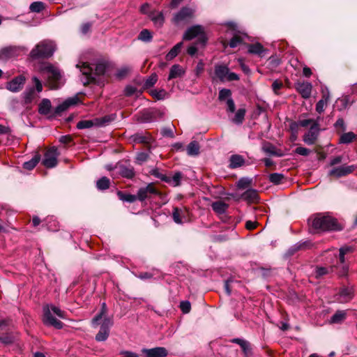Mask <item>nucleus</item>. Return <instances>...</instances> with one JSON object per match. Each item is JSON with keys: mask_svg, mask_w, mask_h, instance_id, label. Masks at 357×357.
<instances>
[{"mask_svg": "<svg viewBox=\"0 0 357 357\" xmlns=\"http://www.w3.org/2000/svg\"><path fill=\"white\" fill-rule=\"evenodd\" d=\"M107 306L102 303L100 311L92 319L93 327L96 328L100 324L98 333L96 335V340L98 342L105 341L109 335L110 328L113 325V321L107 316Z\"/></svg>", "mask_w": 357, "mask_h": 357, "instance_id": "1", "label": "nucleus"}, {"mask_svg": "<svg viewBox=\"0 0 357 357\" xmlns=\"http://www.w3.org/2000/svg\"><path fill=\"white\" fill-rule=\"evenodd\" d=\"M38 72L47 79L52 89H58L63 84L60 70L49 62L39 63L36 66Z\"/></svg>", "mask_w": 357, "mask_h": 357, "instance_id": "2", "label": "nucleus"}, {"mask_svg": "<svg viewBox=\"0 0 357 357\" xmlns=\"http://www.w3.org/2000/svg\"><path fill=\"white\" fill-rule=\"evenodd\" d=\"M76 67L79 68L82 73L81 81L84 85L98 82L96 76L104 75L107 69L106 64L102 62L96 63L95 68L86 63H82V65L78 63Z\"/></svg>", "mask_w": 357, "mask_h": 357, "instance_id": "3", "label": "nucleus"}, {"mask_svg": "<svg viewBox=\"0 0 357 357\" xmlns=\"http://www.w3.org/2000/svg\"><path fill=\"white\" fill-rule=\"evenodd\" d=\"M312 227L317 231L340 230L337 220L328 214L318 213L309 219Z\"/></svg>", "mask_w": 357, "mask_h": 357, "instance_id": "4", "label": "nucleus"}, {"mask_svg": "<svg viewBox=\"0 0 357 357\" xmlns=\"http://www.w3.org/2000/svg\"><path fill=\"white\" fill-rule=\"evenodd\" d=\"M54 314L61 319H66V312L62 311L59 307L51 305H46L43 307V322L45 325L53 326L55 328L61 329L63 326V324L56 319Z\"/></svg>", "mask_w": 357, "mask_h": 357, "instance_id": "5", "label": "nucleus"}, {"mask_svg": "<svg viewBox=\"0 0 357 357\" xmlns=\"http://www.w3.org/2000/svg\"><path fill=\"white\" fill-rule=\"evenodd\" d=\"M56 50V45L53 41L44 40L38 43L30 52L33 59H47L51 57Z\"/></svg>", "mask_w": 357, "mask_h": 357, "instance_id": "6", "label": "nucleus"}, {"mask_svg": "<svg viewBox=\"0 0 357 357\" xmlns=\"http://www.w3.org/2000/svg\"><path fill=\"white\" fill-rule=\"evenodd\" d=\"M214 73L215 77L222 82L239 79V76L235 73L230 72L229 68L225 65H215Z\"/></svg>", "mask_w": 357, "mask_h": 357, "instance_id": "7", "label": "nucleus"}, {"mask_svg": "<svg viewBox=\"0 0 357 357\" xmlns=\"http://www.w3.org/2000/svg\"><path fill=\"white\" fill-rule=\"evenodd\" d=\"M198 37V42L202 45H204L206 42V37L204 32V29L200 25H195L188 28L183 35V39L190 40L195 37Z\"/></svg>", "mask_w": 357, "mask_h": 357, "instance_id": "8", "label": "nucleus"}, {"mask_svg": "<svg viewBox=\"0 0 357 357\" xmlns=\"http://www.w3.org/2000/svg\"><path fill=\"white\" fill-rule=\"evenodd\" d=\"M321 128L319 122H314L303 136V141L307 145L314 144L319 136Z\"/></svg>", "mask_w": 357, "mask_h": 357, "instance_id": "9", "label": "nucleus"}, {"mask_svg": "<svg viewBox=\"0 0 357 357\" xmlns=\"http://www.w3.org/2000/svg\"><path fill=\"white\" fill-rule=\"evenodd\" d=\"M354 296V288L352 286L342 287L335 294V299L338 303H346L349 302Z\"/></svg>", "mask_w": 357, "mask_h": 357, "instance_id": "10", "label": "nucleus"}, {"mask_svg": "<svg viewBox=\"0 0 357 357\" xmlns=\"http://www.w3.org/2000/svg\"><path fill=\"white\" fill-rule=\"evenodd\" d=\"M114 169L123 178L132 179L135 176L134 167L127 162L117 163L114 166Z\"/></svg>", "mask_w": 357, "mask_h": 357, "instance_id": "11", "label": "nucleus"}, {"mask_svg": "<svg viewBox=\"0 0 357 357\" xmlns=\"http://www.w3.org/2000/svg\"><path fill=\"white\" fill-rule=\"evenodd\" d=\"M158 195V190L153 183H149L145 187L140 188L137 191V199L142 202L146 199L152 198L153 196Z\"/></svg>", "mask_w": 357, "mask_h": 357, "instance_id": "12", "label": "nucleus"}, {"mask_svg": "<svg viewBox=\"0 0 357 357\" xmlns=\"http://www.w3.org/2000/svg\"><path fill=\"white\" fill-rule=\"evenodd\" d=\"M231 91L228 89H222L219 91L218 99L220 101H224L227 99V112L234 113L236 109L235 103L231 98Z\"/></svg>", "mask_w": 357, "mask_h": 357, "instance_id": "13", "label": "nucleus"}, {"mask_svg": "<svg viewBox=\"0 0 357 357\" xmlns=\"http://www.w3.org/2000/svg\"><path fill=\"white\" fill-rule=\"evenodd\" d=\"M57 157L56 149L52 148L45 153L42 163L47 168L54 167L57 165Z\"/></svg>", "mask_w": 357, "mask_h": 357, "instance_id": "14", "label": "nucleus"}, {"mask_svg": "<svg viewBox=\"0 0 357 357\" xmlns=\"http://www.w3.org/2000/svg\"><path fill=\"white\" fill-rule=\"evenodd\" d=\"M142 353L145 357H166L168 351L165 347H157L151 349H142Z\"/></svg>", "mask_w": 357, "mask_h": 357, "instance_id": "15", "label": "nucleus"}, {"mask_svg": "<svg viewBox=\"0 0 357 357\" xmlns=\"http://www.w3.org/2000/svg\"><path fill=\"white\" fill-rule=\"evenodd\" d=\"M296 89L301 94L302 98L307 99L311 96L312 85L308 82H297L296 84Z\"/></svg>", "mask_w": 357, "mask_h": 357, "instance_id": "16", "label": "nucleus"}, {"mask_svg": "<svg viewBox=\"0 0 357 357\" xmlns=\"http://www.w3.org/2000/svg\"><path fill=\"white\" fill-rule=\"evenodd\" d=\"M193 13L194 10L192 9L186 7L183 8L175 15L174 21L176 23L187 22L192 17Z\"/></svg>", "mask_w": 357, "mask_h": 357, "instance_id": "17", "label": "nucleus"}, {"mask_svg": "<svg viewBox=\"0 0 357 357\" xmlns=\"http://www.w3.org/2000/svg\"><path fill=\"white\" fill-rule=\"evenodd\" d=\"M25 78L22 75L17 76L7 84L6 88L12 92L21 90L24 84Z\"/></svg>", "mask_w": 357, "mask_h": 357, "instance_id": "18", "label": "nucleus"}, {"mask_svg": "<svg viewBox=\"0 0 357 357\" xmlns=\"http://www.w3.org/2000/svg\"><path fill=\"white\" fill-rule=\"evenodd\" d=\"M78 101L79 98L77 96L69 98L55 108L54 113L56 114H60L67 110L70 106L75 105Z\"/></svg>", "mask_w": 357, "mask_h": 357, "instance_id": "19", "label": "nucleus"}, {"mask_svg": "<svg viewBox=\"0 0 357 357\" xmlns=\"http://www.w3.org/2000/svg\"><path fill=\"white\" fill-rule=\"evenodd\" d=\"M131 139L135 143L149 144L153 142L152 136L148 132H137L131 136Z\"/></svg>", "mask_w": 357, "mask_h": 357, "instance_id": "20", "label": "nucleus"}, {"mask_svg": "<svg viewBox=\"0 0 357 357\" xmlns=\"http://www.w3.org/2000/svg\"><path fill=\"white\" fill-rule=\"evenodd\" d=\"M354 169V166L342 165L331 170L330 175L342 177L351 173Z\"/></svg>", "mask_w": 357, "mask_h": 357, "instance_id": "21", "label": "nucleus"}, {"mask_svg": "<svg viewBox=\"0 0 357 357\" xmlns=\"http://www.w3.org/2000/svg\"><path fill=\"white\" fill-rule=\"evenodd\" d=\"M231 342L238 344L245 355V357H249L251 354V347L249 342L241 338H234L231 340Z\"/></svg>", "mask_w": 357, "mask_h": 357, "instance_id": "22", "label": "nucleus"}, {"mask_svg": "<svg viewBox=\"0 0 357 357\" xmlns=\"http://www.w3.org/2000/svg\"><path fill=\"white\" fill-rule=\"evenodd\" d=\"M347 317V310H337L331 317L329 322L331 324H342Z\"/></svg>", "mask_w": 357, "mask_h": 357, "instance_id": "23", "label": "nucleus"}, {"mask_svg": "<svg viewBox=\"0 0 357 357\" xmlns=\"http://www.w3.org/2000/svg\"><path fill=\"white\" fill-rule=\"evenodd\" d=\"M184 73L185 71L180 65L174 64L170 68L169 74L168 76V80L180 77L183 76Z\"/></svg>", "mask_w": 357, "mask_h": 357, "instance_id": "24", "label": "nucleus"}, {"mask_svg": "<svg viewBox=\"0 0 357 357\" xmlns=\"http://www.w3.org/2000/svg\"><path fill=\"white\" fill-rule=\"evenodd\" d=\"M242 198L250 203L257 202L259 200L258 192L256 190L248 189L242 195Z\"/></svg>", "mask_w": 357, "mask_h": 357, "instance_id": "25", "label": "nucleus"}, {"mask_svg": "<svg viewBox=\"0 0 357 357\" xmlns=\"http://www.w3.org/2000/svg\"><path fill=\"white\" fill-rule=\"evenodd\" d=\"M182 174L179 172H176L172 176H163L161 179L169 183L173 186H178L181 183Z\"/></svg>", "mask_w": 357, "mask_h": 357, "instance_id": "26", "label": "nucleus"}, {"mask_svg": "<svg viewBox=\"0 0 357 357\" xmlns=\"http://www.w3.org/2000/svg\"><path fill=\"white\" fill-rule=\"evenodd\" d=\"M186 211L185 209L179 208L178 207L174 208L172 212V218L174 221L177 224H182L183 219L185 218Z\"/></svg>", "mask_w": 357, "mask_h": 357, "instance_id": "27", "label": "nucleus"}, {"mask_svg": "<svg viewBox=\"0 0 357 357\" xmlns=\"http://www.w3.org/2000/svg\"><path fill=\"white\" fill-rule=\"evenodd\" d=\"M330 94L328 91L327 93H324L322 96V98L318 101L316 105V111L319 114H321L324 111L325 107L327 105L328 102L329 100Z\"/></svg>", "mask_w": 357, "mask_h": 357, "instance_id": "28", "label": "nucleus"}, {"mask_svg": "<svg viewBox=\"0 0 357 357\" xmlns=\"http://www.w3.org/2000/svg\"><path fill=\"white\" fill-rule=\"evenodd\" d=\"M155 119V112L150 109L144 110L139 117V121L142 123H149L154 121Z\"/></svg>", "mask_w": 357, "mask_h": 357, "instance_id": "29", "label": "nucleus"}, {"mask_svg": "<svg viewBox=\"0 0 357 357\" xmlns=\"http://www.w3.org/2000/svg\"><path fill=\"white\" fill-rule=\"evenodd\" d=\"M335 266H330L329 268L323 266H317L314 271L315 278L319 279L330 273L334 271Z\"/></svg>", "mask_w": 357, "mask_h": 357, "instance_id": "30", "label": "nucleus"}, {"mask_svg": "<svg viewBox=\"0 0 357 357\" xmlns=\"http://www.w3.org/2000/svg\"><path fill=\"white\" fill-rule=\"evenodd\" d=\"M199 143L197 141H192L187 146V154L190 156H197L199 153Z\"/></svg>", "mask_w": 357, "mask_h": 357, "instance_id": "31", "label": "nucleus"}, {"mask_svg": "<svg viewBox=\"0 0 357 357\" xmlns=\"http://www.w3.org/2000/svg\"><path fill=\"white\" fill-rule=\"evenodd\" d=\"M248 51L250 54L261 56V54L264 52L265 49L261 44L259 43H256L254 44L248 45Z\"/></svg>", "mask_w": 357, "mask_h": 357, "instance_id": "32", "label": "nucleus"}, {"mask_svg": "<svg viewBox=\"0 0 357 357\" xmlns=\"http://www.w3.org/2000/svg\"><path fill=\"white\" fill-rule=\"evenodd\" d=\"M211 207L216 213L222 215L226 212L228 204L222 201H217L212 204Z\"/></svg>", "mask_w": 357, "mask_h": 357, "instance_id": "33", "label": "nucleus"}, {"mask_svg": "<svg viewBox=\"0 0 357 357\" xmlns=\"http://www.w3.org/2000/svg\"><path fill=\"white\" fill-rule=\"evenodd\" d=\"M52 107L51 102L47 98L42 100L41 102L38 106V112L41 114H48Z\"/></svg>", "mask_w": 357, "mask_h": 357, "instance_id": "34", "label": "nucleus"}, {"mask_svg": "<svg viewBox=\"0 0 357 357\" xmlns=\"http://www.w3.org/2000/svg\"><path fill=\"white\" fill-rule=\"evenodd\" d=\"M357 135L353 132H348L343 133L339 139L340 144H348L354 141Z\"/></svg>", "mask_w": 357, "mask_h": 357, "instance_id": "35", "label": "nucleus"}, {"mask_svg": "<svg viewBox=\"0 0 357 357\" xmlns=\"http://www.w3.org/2000/svg\"><path fill=\"white\" fill-rule=\"evenodd\" d=\"M245 113L246 110L245 108L238 109L231 120L232 122L237 125L242 124L245 119Z\"/></svg>", "mask_w": 357, "mask_h": 357, "instance_id": "36", "label": "nucleus"}, {"mask_svg": "<svg viewBox=\"0 0 357 357\" xmlns=\"http://www.w3.org/2000/svg\"><path fill=\"white\" fill-rule=\"evenodd\" d=\"M182 46H183L182 42L178 43L176 45H174L173 47V48H172L170 50V51L167 54V55L165 56L166 59L167 61H171L174 58H175L180 52Z\"/></svg>", "mask_w": 357, "mask_h": 357, "instance_id": "37", "label": "nucleus"}, {"mask_svg": "<svg viewBox=\"0 0 357 357\" xmlns=\"http://www.w3.org/2000/svg\"><path fill=\"white\" fill-rule=\"evenodd\" d=\"M244 159L240 155H233L230 158V167L236 168L242 166L244 164Z\"/></svg>", "mask_w": 357, "mask_h": 357, "instance_id": "38", "label": "nucleus"}, {"mask_svg": "<svg viewBox=\"0 0 357 357\" xmlns=\"http://www.w3.org/2000/svg\"><path fill=\"white\" fill-rule=\"evenodd\" d=\"M110 180L106 176H102L96 181V188L99 190H105L109 188Z\"/></svg>", "mask_w": 357, "mask_h": 357, "instance_id": "39", "label": "nucleus"}, {"mask_svg": "<svg viewBox=\"0 0 357 357\" xmlns=\"http://www.w3.org/2000/svg\"><path fill=\"white\" fill-rule=\"evenodd\" d=\"M40 160V155L37 154L34 155L30 160L24 162L23 167L26 169L31 170L37 165Z\"/></svg>", "mask_w": 357, "mask_h": 357, "instance_id": "40", "label": "nucleus"}, {"mask_svg": "<svg viewBox=\"0 0 357 357\" xmlns=\"http://www.w3.org/2000/svg\"><path fill=\"white\" fill-rule=\"evenodd\" d=\"M24 98L26 103H31L35 98H37L34 88L26 89L24 93Z\"/></svg>", "mask_w": 357, "mask_h": 357, "instance_id": "41", "label": "nucleus"}, {"mask_svg": "<svg viewBox=\"0 0 357 357\" xmlns=\"http://www.w3.org/2000/svg\"><path fill=\"white\" fill-rule=\"evenodd\" d=\"M117 195L121 201L129 203H132L137 199V195L124 193L121 191H118Z\"/></svg>", "mask_w": 357, "mask_h": 357, "instance_id": "42", "label": "nucleus"}, {"mask_svg": "<svg viewBox=\"0 0 357 357\" xmlns=\"http://www.w3.org/2000/svg\"><path fill=\"white\" fill-rule=\"evenodd\" d=\"M93 126H97L96 119L94 120H82L77 123L78 129L90 128Z\"/></svg>", "mask_w": 357, "mask_h": 357, "instance_id": "43", "label": "nucleus"}, {"mask_svg": "<svg viewBox=\"0 0 357 357\" xmlns=\"http://www.w3.org/2000/svg\"><path fill=\"white\" fill-rule=\"evenodd\" d=\"M284 179V176L282 174L273 173L269 175V181L275 185L282 183Z\"/></svg>", "mask_w": 357, "mask_h": 357, "instance_id": "44", "label": "nucleus"}, {"mask_svg": "<svg viewBox=\"0 0 357 357\" xmlns=\"http://www.w3.org/2000/svg\"><path fill=\"white\" fill-rule=\"evenodd\" d=\"M29 9L33 13H40L45 9V4L41 1H35L31 3Z\"/></svg>", "mask_w": 357, "mask_h": 357, "instance_id": "45", "label": "nucleus"}, {"mask_svg": "<svg viewBox=\"0 0 357 357\" xmlns=\"http://www.w3.org/2000/svg\"><path fill=\"white\" fill-rule=\"evenodd\" d=\"M138 39L144 42H150L152 39L151 33L148 29H143L139 33Z\"/></svg>", "mask_w": 357, "mask_h": 357, "instance_id": "46", "label": "nucleus"}, {"mask_svg": "<svg viewBox=\"0 0 357 357\" xmlns=\"http://www.w3.org/2000/svg\"><path fill=\"white\" fill-rule=\"evenodd\" d=\"M158 81L156 73H152L145 81L144 86L145 88L152 87Z\"/></svg>", "mask_w": 357, "mask_h": 357, "instance_id": "47", "label": "nucleus"}, {"mask_svg": "<svg viewBox=\"0 0 357 357\" xmlns=\"http://www.w3.org/2000/svg\"><path fill=\"white\" fill-rule=\"evenodd\" d=\"M151 94L153 98L158 100H163L167 96V92L164 89H153L151 91Z\"/></svg>", "mask_w": 357, "mask_h": 357, "instance_id": "48", "label": "nucleus"}, {"mask_svg": "<svg viewBox=\"0 0 357 357\" xmlns=\"http://www.w3.org/2000/svg\"><path fill=\"white\" fill-rule=\"evenodd\" d=\"M15 340V337L11 333H6L0 337V342L4 344H10Z\"/></svg>", "mask_w": 357, "mask_h": 357, "instance_id": "49", "label": "nucleus"}, {"mask_svg": "<svg viewBox=\"0 0 357 357\" xmlns=\"http://www.w3.org/2000/svg\"><path fill=\"white\" fill-rule=\"evenodd\" d=\"M307 243H308L307 241L298 243L289 248L288 252L290 255H293L295 252L305 248L307 245Z\"/></svg>", "mask_w": 357, "mask_h": 357, "instance_id": "50", "label": "nucleus"}, {"mask_svg": "<svg viewBox=\"0 0 357 357\" xmlns=\"http://www.w3.org/2000/svg\"><path fill=\"white\" fill-rule=\"evenodd\" d=\"M114 120V117L112 116H105L101 119H96L97 126H102L108 124Z\"/></svg>", "mask_w": 357, "mask_h": 357, "instance_id": "51", "label": "nucleus"}, {"mask_svg": "<svg viewBox=\"0 0 357 357\" xmlns=\"http://www.w3.org/2000/svg\"><path fill=\"white\" fill-rule=\"evenodd\" d=\"M314 122H319V118L317 119H307L300 120L298 121V125H299L301 127L306 128L310 125H312Z\"/></svg>", "mask_w": 357, "mask_h": 357, "instance_id": "52", "label": "nucleus"}, {"mask_svg": "<svg viewBox=\"0 0 357 357\" xmlns=\"http://www.w3.org/2000/svg\"><path fill=\"white\" fill-rule=\"evenodd\" d=\"M251 181L252 180L248 178H241L238 180L237 186L238 188H245L250 185Z\"/></svg>", "mask_w": 357, "mask_h": 357, "instance_id": "53", "label": "nucleus"}, {"mask_svg": "<svg viewBox=\"0 0 357 357\" xmlns=\"http://www.w3.org/2000/svg\"><path fill=\"white\" fill-rule=\"evenodd\" d=\"M242 40H243L241 36L235 34L231 39L229 45L230 46V47L234 48L237 47L238 45H240L242 43Z\"/></svg>", "mask_w": 357, "mask_h": 357, "instance_id": "54", "label": "nucleus"}, {"mask_svg": "<svg viewBox=\"0 0 357 357\" xmlns=\"http://www.w3.org/2000/svg\"><path fill=\"white\" fill-rule=\"evenodd\" d=\"M130 68L129 67H123L117 70L116 77L119 79H122L130 72Z\"/></svg>", "mask_w": 357, "mask_h": 357, "instance_id": "55", "label": "nucleus"}, {"mask_svg": "<svg viewBox=\"0 0 357 357\" xmlns=\"http://www.w3.org/2000/svg\"><path fill=\"white\" fill-rule=\"evenodd\" d=\"M152 20L155 24L161 26L164 22L162 14L161 13H158L155 16L152 17Z\"/></svg>", "mask_w": 357, "mask_h": 357, "instance_id": "56", "label": "nucleus"}, {"mask_svg": "<svg viewBox=\"0 0 357 357\" xmlns=\"http://www.w3.org/2000/svg\"><path fill=\"white\" fill-rule=\"evenodd\" d=\"M295 153L301 155L307 156L310 154V151L305 147L299 146L295 149Z\"/></svg>", "mask_w": 357, "mask_h": 357, "instance_id": "57", "label": "nucleus"}, {"mask_svg": "<svg viewBox=\"0 0 357 357\" xmlns=\"http://www.w3.org/2000/svg\"><path fill=\"white\" fill-rule=\"evenodd\" d=\"M180 307L183 313H188L190 310V303L188 301H182L180 303Z\"/></svg>", "mask_w": 357, "mask_h": 357, "instance_id": "58", "label": "nucleus"}, {"mask_svg": "<svg viewBox=\"0 0 357 357\" xmlns=\"http://www.w3.org/2000/svg\"><path fill=\"white\" fill-rule=\"evenodd\" d=\"M161 134L164 137H168L170 138H173L174 137V132L171 128H163L161 130Z\"/></svg>", "mask_w": 357, "mask_h": 357, "instance_id": "59", "label": "nucleus"}, {"mask_svg": "<svg viewBox=\"0 0 357 357\" xmlns=\"http://www.w3.org/2000/svg\"><path fill=\"white\" fill-rule=\"evenodd\" d=\"M148 158H149L148 153H144V152H140V153H137L136 160L139 164H142V162L146 161Z\"/></svg>", "mask_w": 357, "mask_h": 357, "instance_id": "60", "label": "nucleus"}, {"mask_svg": "<svg viewBox=\"0 0 357 357\" xmlns=\"http://www.w3.org/2000/svg\"><path fill=\"white\" fill-rule=\"evenodd\" d=\"M349 271V266L346 264H341L340 269L338 272L340 277H345L347 275Z\"/></svg>", "mask_w": 357, "mask_h": 357, "instance_id": "61", "label": "nucleus"}, {"mask_svg": "<svg viewBox=\"0 0 357 357\" xmlns=\"http://www.w3.org/2000/svg\"><path fill=\"white\" fill-rule=\"evenodd\" d=\"M124 92L126 96H131L137 92V88L132 86H127Z\"/></svg>", "mask_w": 357, "mask_h": 357, "instance_id": "62", "label": "nucleus"}, {"mask_svg": "<svg viewBox=\"0 0 357 357\" xmlns=\"http://www.w3.org/2000/svg\"><path fill=\"white\" fill-rule=\"evenodd\" d=\"M283 84L282 82H280L278 80H275L273 82L272 84V89L275 93L278 94V91L282 87Z\"/></svg>", "mask_w": 357, "mask_h": 357, "instance_id": "63", "label": "nucleus"}, {"mask_svg": "<svg viewBox=\"0 0 357 357\" xmlns=\"http://www.w3.org/2000/svg\"><path fill=\"white\" fill-rule=\"evenodd\" d=\"M120 354L123 355L124 357H139L137 354L130 351H121Z\"/></svg>", "mask_w": 357, "mask_h": 357, "instance_id": "64", "label": "nucleus"}]
</instances>
